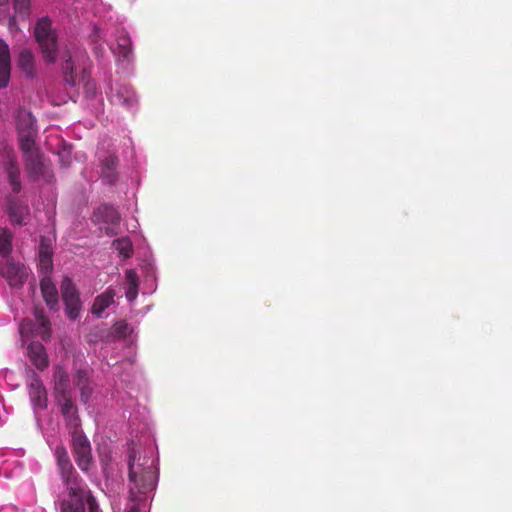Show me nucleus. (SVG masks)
<instances>
[{
  "label": "nucleus",
  "mask_w": 512,
  "mask_h": 512,
  "mask_svg": "<svg viewBox=\"0 0 512 512\" xmlns=\"http://www.w3.org/2000/svg\"><path fill=\"white\" fill-rule=\"evenodd\" d=\"M75 67L74 63L72 61L71 56L68 57V59L65 60L63 64V76L64 80L67 84L70 86H74L77 82V76L74 73Z\"/></svg>",
  "instance_id": "obj_25"
},
{
  "label": "nucleus",
  "mask_w": 512,
  "mask_h": 512,
  "mask_svg": "<svg viewBox=\"0 0 512 512\" xmlns=\"http://www.w3.org/2000/svg\"><path fill=\"white\" fill-rule=\"evenodd\" d=\"M101 39L100 31L97 27L94 28V33L91 35V40L93 43L97 44Z\"/></svg>",
  "instance_id": "obj_38"
},
{
  "label": "nucleus",
  "mask_w": 512,
  "mask_h": 512,
  "mask_svg": "<svg viewBox=\"0 0 512 512\" xmlns=\"http://www.w3.org/2000/svg\"><path fill=\"white\" fill-rule=\"evenodd\" d=\"M114 297L115 291L111 288H108L104 293L96 296L91 308V313L100 317L102 313L113 304Z\"/></svg>",
  "instance_id": "obj_17"
},
{
  "label": "nucleus",
  "mask_w": 512,
  "mask_h": 512,
  "mask_svg": "<svg viewBox=\"0 0 512 512\" xmlns=\"http://www.w3.org/2000/svg\"><path fill=\"white\" fill-rule=\"evenodd\" d=\"M17 131L21 151L26 152L33 150L37 129L35 119L30 113L23 114L18 118Z\"/></svg>",
  "instance_id": "obj_7"
},
{
  "label": "nucleus",
  "mask_w": 512,
  "mask_h": 512,
  "mask_svg": "<svg viewBox=\"0 0 512 512\" xmlns=\"http://www.w3.org/2000/svg\"><path fill=\"white\" fill-rule=\"evenodd\" d=\"M130 496L133 500L139 499V495L152 492L157 484V474L151 465L135 462V455L130 453L128 461Z\"/></svg>",
  "instance_id": "obj_1"
},
{
  "label": "nucleus",
  "mask_w": 512,
  "mask_h": 512,
  "mask_svg": "<svg viewBox=\"0 0 512 512\" xmlns=\"http://www.w3.org/2000/svg\"><path fill=\"white\" fill-rule=\"evenodd\" d=\"M18 67L27 77L35 75V58L29 49H23L18 56Z\"/></svg>",
  "instance_id": "obj_19"
},
{
  "label": "nucleus",
  "mask_w": 512,
  "mask_h": 512,
  "mask_svg": "<svg viewBox=\"0 0 512 512\" xmlns=\"http://www.w3.org/2000/svg\"><path fill=\"white\" fill-rule=\"evenodd\" d=\"M33 315L37 324V328L35 330L36 335H39L44 341H47L51 336V325L45 314L44 308L41 306H35Z\"/></svg>",
  "instance_id": "obj_16"
},
{
  "label": "nucleus",
  "mask_w": 512,
  "mask_h": 512,
  "mask_svg": "<svg viewBox=\"0 0 512 512\" xmlns=\"http://www.w3.org/2000/svg\"><path fill=\"white\" fill-rule=\"evenodd\" d=\"M61 405V412L64 417L75 426L77 425V408L72 401V395L56 398Z\"/></svg>",
  "instance_id": "obj_21"
},
{
  "label": "nucleus",
  "mask_w": 512,
  "mask_h": 512,
  "mask_svg": "<svg viewBox=\"0 0 512 512\" xmlns=\"http://www.w3.org/2000/svg\"><path fill=\"white\" fill-rule=\"evenodd\" d=\"M30 400L37 408L44 409L47 406V391L39 376L33 372L28 386Z\"/></svg>",
  "instance_id": "obj_10"
},
{
  "label": "nucleus",
  "mask_w": 512,
  "mask_h": 512,
  "mask_svg": "<svg viewBox=\"0 0 512 512\" xmlns=\"http://www.w3.org/2000/svg\"><path fill=\"white\" fill-rule=\"evenodd\" d=\"M38 271L42 277H51L53 270L52 257L38 256Z\"/></svg>",
  "instance_id": "obj_29"
},
{
  "label": "nucleus",
  "mask_w": 512,
  "mask_h": 512,
  "mask_svg": "<svg viewBox=\"0 0 512 512\" xmlns=\"http://www.w3.org/2000/svg\"><path fill=\"white\" fill-rule=\"evenodd\" d=\"M38 256H46V257L53 256V248H52V242H51L50 238L41 237Z\"/></svg>",
  "instance_id": "obj_31"
},
{
  "label": "nucleus",
  "mask_w": 512,
  "mask_h": 512,
  "mask_svg": "<svg viewBox=\"0 0 512 512\" xmlns=\"http://www.w3.org/2000/svg\"><path fill=\"white\" fill-rule=\"evenodd\" d=\"M8 26H9V29L10 31L12 32H16L19 30L18 26H17V23H16V17L15 16H11L8 20Z\"/></svg>",
  "instance_id": "obj_37"
},
{
  "label": "nucleus",
  "mask_w": 512,
  "mask_h": 512,
  "mask_svg": "<svg viewBox=\"0 0 512 512\" xmlns=\"http://www.w3.org/2000/svg\"><path fill=\"white\" fill-rule=\"evenodd\" d=\"M118 164V158L114 155L107 156L103 162L102 166L106 170H114Z\"/></svg>",
  "instance_id": "obj_33"
},
{
  "label": "nucleus",
  "mask_w": 512,
  "mask_h": 512,
  "mask_svg": "<svg viewBox=\"0 0 512 512\" xmlns=\"http://www.w3.org/2000/svg\"><path fill=\"white\" fill-rule=\"evenodd\" d=\"M87 498V502H88V505H89V509H90V512H94L95 508L97 507V504H96V501L94 499V497L90 494V491L86 489V496H85V499Z\"/></svg>",
  "instance_id": "obj_36"
},
{
  "label": "nucleus",
  "mask_w": 512,
  "mask_h": 512,
  "mask_svg": "<svg viewBox=\"0 0 512 512\" xmlns=\"http://www.w3.org/2000/svg\"><path fill=\"white\" fill-rule=\"evenodd\" d=\"M40 290L44 302L52 311L59 309V294L56 285L51 277H42L40 280Z\"/></svg>",
  "instance_id": "obj_11"
},
{
  "label": "nucleus",
  "mask_w": 512,
  "mask_h": 512,
  "mask_svg": "<svg viewBox=\"0 0 512 512\" xmlns=\"http://www.w3.org/2000/svg\"><path fill=\"white\" fill-rule=\"evenodd\" d=\"M61 296L65 305L67 317L75 321L80 316L82 310V301L80 293L68 276L64 277L60 285Z\"/></svg>",
  "instance_id": "obj_5"
},
{
  "label": "nucleus",
  "mask_w": 512,
  "mask_h": 512,
  "mask_svg": "<svg viewBox=\"0 0 512 512\" xmlns=\"http://www.w3.org/2000/svg\"><path fill=\"white\" fill-rule=\"evenodd\" d=\"M9 0H0V6H6Z\"/></svg>",
  "instance_id": "obj_40"
},
{
  "label": "nucleus",
  "mask_w": 512,
  "mask_h": 512,
  "mask_svg": "<svg viewBox=\"0 0 512 512\" xmlns=\"http://www.w3.org/2000/svg\"><path fill=\"white\" fill-rule=\"evenodd\" d=\"M112 233H113V232H112V229H111L110 231H107V235H110V234H112Z\"/></svg>",
  "instance_id": "obj_42"
},
{
  "label": "nucleus",
  "mask_w": 512,
  "mask_h": 512,
  "mask_svg": "<svg viewBox=\"0 0 512 512\" xmlns=\"http://www.w3.org/2000/svg\"><path fill=\"white\" fill-rule=\"evenodd\" d=\"M31 326H32V320L24 319L20 325V332L22 334L31 332L32 331Z\"/></svg>",
  "instance_id": "obj_35"
},
{
  "label": "nucleus",
  "mask_w": 512,
  "mask_h": 512,
  "mask_svg": "<svg viewBox=\"0 0 512 512\" xmlns=\"http://www.w3.org/2000/svg\"><path fill=\"white\" fill-rule=\"evenodd\" d=\"M114 248L125 258L132 254V243L128 238H119L113 241Z\"/></svg>",
  "instance_id": "obj_28"
},
{
  "label": "nucleus",
  "mask_w": 512,
  "mask_h": 512,
  "mask_svg": "<svg viewBox=\"0 0 512 512\" xmlns=\"http://www.w3.org/2000/svg\"><path fill=\"white\" fill-rule=\"evenodd\" d=\"M15 14L21 19H29L31 14L30 0H12Z\"/></svg>",
  "instance_id": "obj_23"
},
{
  "label": "nucleus",
  "mask_w": 512,
  "mask_h": 512,
  "mask_svg": "<svg viewBox=\"0 0 512 512\" xmlns=\"http://www.w3.org/2000/svg\"><path fill=\"white\" fill-rule=\"evenodd\" d=\"M54 393L56 398L72 395L69 375L62 366H57L54 371Z\"/></svg>",
  "instance_id": "obj_15"
},
{
  "label": "nucleus",
  "mask_w": 512,
  "mask_h": 512,
  "mask_svg": "<svg viewBox=\"0 0 512 512\" xmlns=\"http://www.w3.org/2000/svg\"><path fill=\"white\" fill-rule=\"evenodd\" d=\"M91 383L90 373L87 369H78L74 375V384L79 389Z\"/></svg>",
  "instance_id": "obj_30"
},
{
  "label": "nucleus",
  "mask_w": 512,
  "mask_h": 512,
  "mask_svg": "<svg viewBox=\"0 0 512 512\" xmlns=\"http://www.w3.org/2000/svg\"><path fill=\"white\" fill-rule=\"evenodd\" d=\"M0 274L4 277L10 286H22L28 276L26 267L21 263H16L8 259L3 265L0 266Z\"/></svg>",
  "instance_id": "obj_8"
},
{
  "label": "nucleus",
  "mask_w": 512,
  "mask_h": 512,
  "mask_svg": "<svg viewBox=\"0 0 512 512\" xmlns=\"http://www.w3.org/2000/svg\"><path fill=\"white\" fill-rule=\"evenodd\" d=\"M11 61L7 43L0 39V88L7 87L10 80Z\"/></svg>",
  "instance_id": "obj_13"
},
{
  "label": "nucleus",
  "mask_w": 512,
  "mask_h": 512,
  "mask_svg": "<svg viewBox=\"0 0 512 512\" xmlns=\"http://www.w3.org/2000/svg\"><path fill=\"white\" fill-rule=\"evenodd\" d=\"M6 172L8 175V180L10 182L12 191L15 194H18L21 191L22 185L20 180V169L15 157H11L7 161Z\"/></svg>",
  "instance_id": "obj_18"
},
{
  "label": "nucleus",
  "mask_w": 512,
  "mask_h": 512,
  "mask_svg": "<svg viewBox=\"0 0 512 512\" xmlns=\"http://www.w3.org/2000/svg\"><path fill=\"white\" fill-rule=\"evenodd\" d=\"M128 325L124 321H118L113 325V331L118 337L126 336Z\"/></svg>",
  "instance_id": "obj_32"
},
{
  "label": "nucleus",
  "mask_w": 512,
  "mask_h": 512,
  "mask_svg": "<svg viewBox=\"0 0 512 512\" xmlns=\"http://www.w3.org/2000/svg\"><path fill=\"white\" fill-rule=\"evenodd\" d=\"M7 212L9 220L13 225L21 227L26 225L29 220V206L16 198L8 199Z\"/></svg>",
  "instance_id": "obj_9"
},
{
  "label": "nucleus",
  "mask_w": 512,
  "mask_h": 512,
  "mask_svg": "<svg viewBox=\"0 0 512 512\" xmlns=\"http://www.w3.org/2000/svg\"><path fill=\"white\" fill-rule=\"evenodd\" d=\"M23 162L25 171L31 180L53 182L54 173L51 164L45 161L37 149L23 152Z\"/></svg>",
  "instance_id": "obj_4"
},
{
  "label": "nucleus",
  "mask_w": 512,
  "mask_h": 512,
  "mask_svg": "<svg viewBox=\"0 0 512 512\" xmlns=\"http://www.w3.org/2000/svg\"><path fill=\"white\" fill-rule=\"evenodd\" d=\"M94 49H95V53L98 54L102 48H101V45H99V46H96Z\"/></svg>",
  "instance_id": "obj_41"
},
{
  "label": "nucleus",
  "mask_w": 512,
  "mask_h": 512,
  "mask_svg": "<svg viewBox=\"0 0 512 512\" xmlns=\"http://www.w3.org/2000/svg\"><path fill=\"white\" fill-rule=\"evenodd\" d=\"M118 43V54L123 58H127L132 51V42L130 37L122 32L117 39Z\"/></svg>",
  "instance_id": "obj_24"
},
{
  "label": "nucleus",
  "mask_w": 512,
  "mask_h": 512,
  "mask_svg": "<svg viewBox=\"0 0 512 512\" xmlns=\"http://www.w3.org/2000/svg\"><path fill=\"white\" fill-rule=\"evenodd\" d=\"M72 449L76 464L82 471L87 472L93 463L91 446L87 437L78 430L72 434Z\"/></svg>",
  "instance_id": "obj_6"
},
{
  "label": "nucleus",
  "mask_w": 512,
  "mask_h": 512,
  "mask_svg": "<svg viewBox=\"0 0 512 512\" xmlns=\"http://www.w3.org/2000/svg\"><path fill=\"white\" fill-rule=\"evenodd\" d=\"M80 390V398L83 403H87L90 400V397L93 393V388L91 387V383L79 388Z\"/></svg>",
  "instance_id": "obj_34"
},
{
  "label": "nucleus",
  "mask_w": 512,
  "mask_h": 512,
  "mask_svg": "<svg viewBox=\"0 0 512 512\" xmlns=\"http://www.w3.org/2000/svg\"><path fill=\"white\" fill-rule=\"evenodd\" d=\"M34 37L40 47L43 59L53 64L58 57V36L48 16L39 18L34 27Z\"/></svg>",
  "instance_id": "obj_2"
},
{
  "label": "nucleus",
  "mask_w": 512,
  "mask_h": 512,
  "mask_svg": "<svg viewBox=\"0 0 512 512\" xmlns=\"http://www.w3.org/2000/svg\"><path fill=\"white\" fill-rule=\"evenodd\" d=\"M12 251L11 235L6 229L0 230V255L7 258Z\"/></svg>",
  "instance_id": "obj_26"
},
{
  "label": "nucleus",
  "mask_w": 512,
  "mask_h": 512,
  "mask_svg": "<svg viewBox=\"0 0 512 512\" xmlns=\"http://www.w3.org/2000/svg\"><path fill=\"white\" fill-rule=\"evenodd\" d=\"M128 512H139V509L136 506H132Z\"/></svg>",
  "instance_id": "obj_39"
},
{
  "label": "nucleus",
  "mask_w": 512,
  "mask_h": 512,
  "mask_svg": "<svg viewBox=\"0 0 512 512\" xmlns=\"http://www.w3.org/2000/svg\"><path fill=\"white\" fill-rule=\"evenodd\" d=\"M27 355L32 364L40 371L49 365L48 355L45 347L38 341L31 342L27 347Z\"/></svg>",
  "instance_id": "obj_12"
},
{
  "label": "nucleus",
  "mask_w": 512,
  "mask_h": 512,
  "mask_svg": "<svg viewBox=\"0 0 512 512\" xmlns=\"http://www.w3.org/2000/svg\"><path fill=\"white\" fill-rule=\"evenodd\" d=\"M111 102L126 108H132L137 103V97L130 86H120L111 95Z\"/></svg>",
  "instance_id": "obj_14"
},
{
  "label": "nucleus",
  "mask_w": 512,
  "mask_h": 512,
  "mask_svg": "<svg viewBox=\"0 0 512 512\" xmlns=\"http://www.w3.org/2000/svg\"><path fill=\"white\" fill-rule=\"evenodd\" d=\"M102 215L106 223H109L113 226H116L120 223V214L113 206L104 205L102 207Z\"/></svg>",
  "instance_id": "obj_27"
},
{
  "label": "nucleus",
  "mask_w": 512,
  "mask_h": 512,
  "mask_svg": "<svg viewBox=\"0 0 512 512\" xmlns=\"http://www.w3.org/2000/svg\"><path fill=\"white\" fill-rule=\"evenodd\" d=\"M69 500H64L61 504V512H85V492H79L76 495H69Z\"/></svg>",
  "instance_id": "obj_20"
},
{
  "label": "nucleus",
  "mask_w": 512,
  "mask_h": 512,
  "mask_svg": "<svg viewBox=\"0 0 512 512\" xmlns=\"http://www.w3.org/2000/svg\"><path fill=\"white\" fill-rule=\"evenodd\" d=\"M125 279L127 282L126 293H125L126 298L128 301H134L138 295V286H139L137 273L132 269H128L125 272Z\"/></svg>",
  "instance_id": "obj_22"
},
{
  "label": "nucleus",
  "mask_w": 512,
  "mask_h": 512,
  "mask_svg": "<svg viewBox=\"0 0 512 512\" xmlns=\"http://www.w3.org/2000/svg\"><path fill=\"white\" fill-rule=\"evenodd\" d=\"M55 457L59 474L64 485L69 491V495H76L79 492H85L86 484L74 469L68 452L63 445L56 447Z\"/></svg>",
  "instance_id": "obj_3"
}]
</instances>
